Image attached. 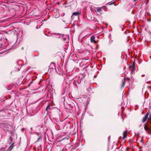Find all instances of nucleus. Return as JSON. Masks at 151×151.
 Wrapping results in <instances>:
<instances>
[{"instance_id": "1", "label": "nucleus", "mask_w": 151, "mask_h": 151, "mask_svg": "<svg viewBox=\"0 0 151 151\" xmlns=\"http://www.w3.org/2000/svg\"><path fill=\"white\" fill-rule=\"evenodd\" d=\"M149 114V111H148L147 113L145 115L144 117L142 119V122L144 123L145 122L148 118Z\"/></svg>"}, {"instance_id": "2", "label": "nucleus", "mask_w": 151, "mask_h": 151, "mask_svg": "<svg viewBox=\"0 0 151 151\" xmlns=\"http://www.w3.org/2000/svg\"><path fill=\"white\" fill-rule=\"evenodd\" d=\"M81 14V12L80 11L78 12H74L73 14V15H75L76 16H78Z\"/></svg>"}, {"instance_id": "3", "label": "nucleus", "mask_w": 151, "mask_h": 151, "mask_svg": "<svg viewBox=\"0 0 151 151\" xmlns=\"http://www.w3.org/2000/svg\"><path fill=\"white\" fill-rule=\"evenodd\" d=\"M127 131H124L123 133V138L124 139H125L126 138L127 135Z\"/></svg>"}, {"instance_id": "4", "label": "nucleus", "mask_w": 151, "mask_h": 151, "mask_svg": "<svg viewBox=\"0 0 151 151\" xmlns=\"http://www.w3.org/2000/svg\"><path fill=\"white\" fill-rule=\"evenodd\" d=\"M95 37H93L92 36L91 37V41L92 42H95V43L96 42V41H95Z\"/></svg>"}, {"instance_id": "5", "label": "nucleus", "mask_w": 151, "mask_h": 151, "mask_svg": "<svg viewBox=\"0 0 151 151\" xmlns=\"http://www.w3.org/2000/svg\"><path fill=\"white\" fill-rule=\"evenodd\" d=\"M50 106L49 105H48L47 106V107L46 110L47 112L49 111L50 110Z\"/></svg>"}, {"instance_id": "6", "label": "nucleus", "mask_w": 151, "mask_h": 151, "mask_svg": "<svg viewBox=\"0 0 151 151\" xmlns=\"http://www.w3.org/2000/svg\"><path fill=\"white\" fill-rule=\"evenodd\" d=\"M125 80L124 79H123L122 80V87L123 88V87L125 85Z\"/></svg>"}, {"instance_id": "7", "label": "nucleus", "mask_w": 151, "mask_h": 151, "mask_svg": "<svg viewBox=\"0 0 151 151\" xmlns=\"http://www.w3.org/2000/svg\"><path fill=\"white\" fill-rule=\"evenodd\" d=\"M52 65H53V67H52V68H50V70L51 71L52 70H51V69H53V67L55 68V66L53 64H52V65H51L50 66V67Z\"/></svg>"}, {"instance_id": "8", "label": "nucleus", "mask_w": 151, "mask_h": 151, "mask_svg": "<svg viewBox=\"0 0 151 151\" xmlns=\"http://www.w3.org/2000/svg\"><path fill=\"white\" fill-rule=\"evenodd\" d=\"M113 4H114V2H109L108 3V4L109 5H111Z\"/></svg>"}, {"instance_id": "9", "label": "nucleus", "mask_w": 151, "mask_h": 151, "mask_svg": "<svg viewBox=\"0 0 151 151\" xmlns=\"http://www.w3.org/2000/svg\"><path fill=\"white\" fill-rule=\"evenodd\" d=\"M68 37V36H66V37H63V38H62V40H63V41H65V40H66V37Z\"/></svg>"}, {"instance_id": "10", "label": "nucleus", "mask_w": 151, "mask_h": 151, "mask_svg": "<svg viewBox=\"0 0 151 151\" xmlns=\"http://www.w3.org/2000/svg\"><path fill=\"white\" fill-rule=\"evenodd\" d=\"M101 9L100 8H99L97 9V11L98 12H100L101 11Z\"/></svg>"}, {"instance_id": "11", "label": "nucleus", "mask_w": 151, "mask_h": 151, "mask_svg": "<svg viewBox=\"0 0 151 151\" xmlns=\"http://www.w3.org/2000/svg\"><path fill=\"white\" fill-rule=\"evenodd\" d=\"M134 70V67H133V70Z\"/></svg>"}, {"instance_id": "12", "label": "nucleus", "mask_w": 151, "mask_h": 151, "mask_svg": "<svg viewBox=\"0 0 151 151\" xmlns=\"http://www.w3.org/2000/svg\"><path fill=\"white\" fill-rule=\"evenodd\" d=\"M136 0H134V1H135Z\"/></svg>"}]
</instances>
